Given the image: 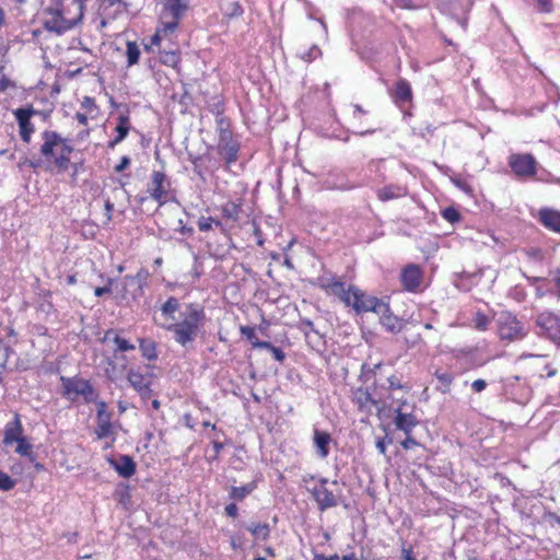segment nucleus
<instances>
[{"instance_id":"6e6552de","label":"nucleus","mask_w":560,"mask_h":560,"mask_svg":"<svg viewBox=\"0 0 560 560\" xmlns=\"http://www.w3.org/2000/svg\"><path fill=\"white\" fill-rule=\"evenodd\" d=\"M320 282V287L324 290L339 298V300L343 302L347 306L352 307V302H354L353 300L359 289L358 287L349 285L348 288H346L345 282L337 280L335 277L322 278Z\"/></svg>"},{"instance_id":"680f3d73","label":"nucleus","mask_w":560,"mask_h":560,"mask_svg":"<svg viewBox=\"0 0 560 560\" xmlns=\"http://www.w3.org/2000/svg\"><path fill=\"white\" fill-rule=\"evenodd\" d=\"M179 60L178 55L175 51H166L163 57V62L165 65H176Z\"/></svg>"},{"instance_id":"c756f323","label":"nucleus","mask_w":560,"mask_h":560,"mask_svg":"<svg viewBox=\"0 0 560 560\" xmlns=\"http://www.w3.org/2000/svg\"><path fill=\"white\" fill-rule=\"evenodd\" d=\"M103 341H113L116 346V348L114 349L115 353L118 351H120V352L131 351V350H135V348H136L135 345L129 342L127 339L120 337L118 331L115 329L106 330Z\"/></svg>"},{"instance_id":"412c9836","label":"nucleus","mask_w":560,"mask_h":560,"mask_svg":"<svg viewBox=\"0 0 560 560\" xmlns=\"http://www.w3.org/2000/svg\"><path fill=\"white\" fill-rule=\"evenodd\" d=\"M332 442L331 435L326 432L322 431L319 429H314L313 431V445L315 448L316 455L325 459L328 457L330 453V444Z\"/></svg>"},{"instance_id":"7ed1b4c3","label":"nucleus","mask_w":560,"mask_h":560,"mask_svg":"<svg viewBox=\"0 0 560 560\" xmlns=\"http://www.w3.org/2000/svg\"><path fill=\"white\" fill-rule=\"evenodd\" d=\"M44 14L45 30L57 35L65 34L82 21L80 12H74L67 0H56L44 10Z\"/></svg>"},{"instance_id":"e2e57ef3","label":"nucleus","mask_w":560,"mask_h":560,"mask_svg":"<svg viewBox=\"0 0 560 560\" xmlns=\"http://www.w3.org/2000/svg\"><path fill=\"white\" fill-rule=\"evenodd\" d=\"M539 7V11L544 13H550L552 11L551 0H535Z\"/></svg>"},{"instance_id":"6ab92c4d","label":"nucleus","mask_w":560,"mask_h":560,"mask_svg":"<svg viewBox=\"0 0 560 560\" xmlns=\"http://www.w3.org/2000/svg\"><path fill=\"white\" fill-rule=\"evenodd\" d=\"M354 302H352V308L357 314L373 312L375 313L377 307H382V300L366 294L364 291L358 289L357 295L354 296Z\"/></svg>"},{"instance_id":"09e8293b","label":"nucleus","mask_w":560,"mask_h":560,"mask_svg":"<svg viewBox=\"0 0 560 560\" xmlns=\"http://www.w3.org/2000/svg\"><path fill=\"white\" fill-rule=\"evenodd\" d=\"M442 218L454 224L460 220V213L454 207H447L442 211Z\"/></svg>"},{"instance_id":"4c0bfd02","label":"nucleus","mask_w":560,"mask_h":560,"mask_svg":"<svg viewBox=\"0 0 560 560\" xmlns=\"http://www.w3.org/2000/svg\"><path fill=\"white\" fill-rule=\"evenodd\" d=\"M254 348L266 349L270 351L275 360H277L278 362H283L285 359V353L282 351V349L273 346L269 341L256 340L254 342Z\"/></svg>"},{"instance_id":"f8f14e48","label":"nucleus","mask_w":560,"mask_h":560,"mask_svg":"<svg viewBox=\"0 0 560 560\" xmlns=\"http://www.w3.org/2000/svg\"><path fill=\"white\" fill-rule=\"evenodd\" d=\"M538 334L544 335L556 343H560V317L553 313L545 312L537 316Z\"/></svg>"},{"instance_id":"4468645a","label":"nucleus","mask_w":560,"mask_h":560,"mask_svg":"<svg viewBox=\"0 0 560 560\" xmlns=\"http://www.w3.org/2000/svg\"><path fill=\"white\" fill-rule=\"evenodd\" d=\"M327 478H320L318 485L311 489L312 497L322 512L338 504L336 495L327 488Z\"/></svg>"},{"instance_id":"ddd939ff","label":"nucleus","mask_w":560,"mask_h":560,"mask_svg":"<svg viewBox=\"0 0 560 560\" xmlns=\"http://www.w3.org/2000/svg\"><path fill=\"white\" fill-rule=\"evenodd\" d=\"M127 381L143 400L152 396V374L142 373L139 369H130L127 372Z\"/></svg>"},{"instance_id":"cd10ccee","label":"nucleus","mask_w":560,"mask_h":560,"mask_svg":"<svg viewBox=\"0 0 560 560\" xmlns=\"http://www.w3.org/2000/svg\"><path fill=\"white\" fill-rule=\"evenodd\" d=\"M190 0H165L164 13L172 19L182 20L189 9Z\"/></svg>"},{"instance_id":"dca6fc26","label":"nucleus","mask_w":560,"mask_h":560,"mask_svg":"<svg viewBox=\"0 0 560 560\" xmlns=\"http://www.w3.org/2000/svg\"><path fill=\"white\" fill-rule=\"evenodd\" d=\"M453 358L463 365L464 370L476 369L487 363V360L479 357L478 349L472 347L454 350Z\"/></svg>"},{"instance_id":"338daca9","label":"nucleus","mask_w":560,"mask_h":560,"mask_svg":"<svg viewBox=\"0 0 560 560\" xmlns=\"http://www.w3.org/2000/svg\"><path fill=\"white\" fill-rule=\"evenodd\" d=\"M232 549L237 550L243 547V539L241 535H232L230 539Z\"/></svg>"},{"instance_id":"2eb2a0df","label":"nucleus","mask_w":560,"mask_h":560,"mask_svg":"<svg viewBox=\"0 0 560 560\" xmlns=\"http://www.w3.org/2000/svg\"><path fill=\"white\" fill-rule=\"evenodd\" d=\"M423 271L420 266L409 264L402 268L400 272V282L402 288L408 292H418L422 284Z\"/></svg>"},{"instance_id":"4be33fe9","label":"nucleus","mask_w":560,"mask_h":560,"mask_svg":"<svg viewBox=\"0 0 560 560\" xmlns=\"http://www.w3.org/2000/svg\"><path fill=\"white\" fill-rule=\"evenodd\" d=\"M23 425L19 413H14L13 419L4 425L3 444L11 445L23 436Z\"/></svg>"},{"instance_id":"1a4fd4ad","label":"nucleus","mask_w":560,"mask_h":560,"mask_svg":"<svg viewBox=\"0 0 560 560\" xmlns=\"http://www.w3.org/2000/svg\"><path fill=\"white\" fill-rule=\"evenodd\" d=\"M320 282V287L324 290L339 298V300L343 302L347 306L352 307V302H354L353 300L359 289L358 287L349 285L348 288H346L345 282L337 280L335 277L322 278Z\"/></svg>"},{"instance_id":"0eeeda50","label":"nucleus","mask_w":560,"mask_h":560,"mask_svg":"<svg viewBox=\"0 0 560 560\" xmlns=\"http://www.w3.org/2000/svg\"><path fill=\"white\" fill-rule=\"evenodd\" d=\"M508 163L517 178L527 179L537 174V161L530 153H513Z\"/></svg>"},{"instance_id":"f704fd0d","label":"nucleus","mask_w":560,"mask_h":560,"mask_svg":"<svg viewBox=\"0 0 560 560\" xmlns=\"http://www.w3.org/2000/svg\"><path fill=\"white\" fill-rule=\"evenodd\" d=\"M256 489L255 482H249L241 487L233 486L230 490V499L242 501Z\"/></svg>"},{"instance_id":"2f4dec72","label":"nucleus","mask_w":560,"mask_h":560,"mask_svg":"<svg viewBox=\"0 0 560 560\" xmlns=\"http://www.w3.org/2000/svg\"><path fill=\"white\" fill-rule=\"evenodd\" d=\"M189 161L192 164L194 173L197 176H199L202 180H205L206 172L208 171L206 161H211V156L209 154H203V155L189 154Z\"/></svg>"},{"instance_id":"58836bf2","label":"nucleus","mask_w":560,"mask_h":560,"mask_svg":"<svg viewBox=\"0 0 560 560\" xmlns=\"http://www.w3.org/2000/svg\"><path fill=\"white\" fill-rule=\"evenodd\" d=\"M15 443H18L15 452L19 455L27 457L30 459V462H32V463L35 462V454L33 453V446L25 436L20 439Z\"/></svg>"},{"instance_id":"6e6d98bb","label":"nucleus","mask_w":560,"mask_h":560,"mask_svg":"<svg viewBox=\"0 0 560 560\" xmlns=\"http://www.w3.org/2000/svg\"><path fill=\"white\" fill-rule=\"evenodd\" d=\"M241 334L246 337V339L252 343V346L254 347V342L256 340H259L257 337H256V334H255V328L254 327H250V326H242L241 327Z\"/></svg>"},{"instance_id":"7c9ffc66","label":"nucleus","mask_w":560,"mask_h":560,"mask_svg":"<svg viewBox=\"0 0 560 560\" xmlns=\"http://www.w3.org/2000/svg\"><path fill=\"white\" fill-rule=\"evenodd\" d=\"M407 192L408 191L405 186L390 184V185L384 186L383 188H380L377 190L376 195L380 200L388 201L392 199H397V198L404 197L407 195Z\"/></svg>"},{"instance_id":"a19ab883","label":"nucleus","mask_w":560,"mask_h":560,"mask_svg":"<svg viewBox=\"0 0 560 560\" xmlns=\"http://www.w3.org/2000/svg\"><path fill=\"white\" fill-rule=\"evenodd\" d=\"M126 56L128 67H131L139 61L140 49L136 42H127Z\"/></svg>"},{"instance_id":"de8ad7c7","label":"nucleus","mask_w":560,"mask_h":560,"mask_svg":"<svg viewBox=\"0 0 560 560\" xmlns=\"http://www.w3.org/2000/svg\"><path fill=\"white\" fill-rule=\"evenodd\" d=\"M395 4L402 9H420L424 7L423 0H394Z\"/></svg>"},{"instance_id":"4d7b16f0","label":"nucleus","mask_w":560,"mask_h":560,"mask_svg":"<svg viewBox=\"0 0 560 560\" xmlns=\"http://www.w3.org/2000/svg\"><path fill=\"white\" fill-rule=\"evenodd\" d=\"M393 443V439L388 435H385L384 438H378L376 440V448L377 451L383 454V455H386V447H387V444H392Z\"/></svg>"},{"instance_id":"f257e3e1","label":"nucleus","mask_w":560,"mask_h":560,"mask_svg":"<svg viewBox=\"0 0 560 560\" xmlns=\"http://www.w3.org/2000/svg\"><path fill=\"white\" fill-rule=\"evenodd\" d=\"M206 323L205 308L197 303L185 305L180 312V319L164 326V329L172 332L173 339L183 348L190 347L202 330Z\"/></svg>"},{"instance_id":"3c124183","label":"nucleus","mask_w":560,"mask_h":560,"mask_svg":"<svg viewBox=\"0 0 560 560\" xmlns=\"http://www.w3.org/2000/svg\"><path fill=\"white\" fill-rule=\"evenodd\" d=\"M15 480L12 479L8 474L0 471V490L10 491L15 487Z\"/></svg>"},{"instance_id":"864d4df0","label":"nucleus","mask_w":560,"mask_h":560,"mask_svg":"<svg viewBox=\"0 0 560 560\" xmlns=\"http://www.w3.org/2000/svg\"><path fill=\"white\" fill-rule=\"evenodd\" d=\"M244 10L238 1H232L228 4L225 14L229 18L241 16Z\"/></svg>"},{"instance_id":"aec40b11","label":"nucleus","mask_w":560,"mask_h":560,"mask_svg":"<svg viewBox=\"0 0 560 560\" xmlns=\"http://www.w3.org/2000/svg\"><path fill=\"white\" fill-rule=\"evenodd\" d=\"M34 113L35 110L33 108H18L14 112L20 127L21 139L26 143L31 141V136L34 132V126L31 122V117Z\"/></svg>"},{"instance_id":"c85d7f7f","label":"nucleus","mask_w":560,"mask_h":560,"mask_svg":"<svg viewBox=\"0 0 560 560\" xmlns=\"http://www.w3.org/2000/svg\"><path fill=\"white\" fill-rule=\"evenodd\" d=\"M109 464L124 478H130L136 472V463L129 455H121L118 460L109 459Z\"/></svg>"},{"instance_id":"5fc2aeb1","label":"nucleus","mask_w":560,"mask_h":560,"mask_svg":"<svg viewBox=\"0 0 560 560\" xmlns=\"http://www.w3.org/2000/svg\"><path fill=\"white\" fill-rule=\"evenodd\" d=\"M372 377H374L373 371L370 369L369 363H363L361 365L360 376L359 380L362 383H368Z\"/></svg>"},{"instance_id":"f3484780","label":"nucleus","mask_w":560,"mask_h":560,"mask_svg":"<svg viewBox=\"0 0 560 560\" xmlns=\"http://www.w3.org/2000/svg\"><path fill=\"white\" fill-rule=\"evenodd\" d=\"M352 401L358 406L362 412H372V410L380 409V401L374 398L371 390L366 387H357L352 389Z\"/></svg>"},{"instance_id":"052dcab7","label":"nucleus","mask_w":560,"mask_h":560,"mask_svg":"<svg viewBox=\"0 0 560 560\" xmlns=\"http://www.w3.org/2000/svg\"><path fill=\"white\" fill-rule=\"evenodd\" d=\"M352 107H353L352 118H353V120L358 121L359 125L361 126L362 125L361 116L368 114V112L359 104H354V105H352Z\"/></svg>"},{"instance_id":"ea45409f","label":"nucleus","mask_w":560,"mask_h":560,"mask_svg":"<svg viewBox=\"0 0 560 560\" xmlns=\"http://www.w3.org/2000/svg\"><path fill=\"white\" fill-rule=\"evenodd\" d=\"M434 376L436 377V380L441 383V387H439V389L443 393V394H446L451 390V385L454 381V375L452 373H448V372H442V371H436L434 373Z\"/></svg>"},{"instance_id":"c9c22d12","label":"nucleus","mask_w":560,"mask_h":560,"mask_svg":"<svg viewBox=\"0 0 560 560\" xmlns=\"http://www.w3.org/2000/svg\"><path fill=\"white\" fill-rule=\"evenodd\" d=\"M221 211L224 218L235 222L240 219L242 205L235 201H228L221 207Z\"/></svg>"},{"instance_id":"9b49d317","label":"nucleus","mask_w":560,"mask_h":560,"mask_svg":"<svg viewBox=\"0 0 560 560\" xmlns=\"http://www.w3.org/2000/svg\"><path fill=\"white\" fill-rule=\"evenodd\" d=\"M149 272L145 269H140L135 276L127 275L121 280L122 298L138 299L143 294V288L147 284Z\"/></svg>"},{"instance_id":"13d9d810","label":"nucleus","mask_w":560,"mask_h":560,"mask_svg":"<svg viewBox=\"0 0 560 560\" xmlns=\"http://www.w3.org/2000/svg\"><path fill=\"white\" fill-rule=\"evenodd\" d=\"M89 0H72L69 4L74 12H80V18L83 19L85 4Z\"/></svg>"},{"instance_id":"72a5a7b5","label":"nucleus","mask_w":560,"mask_h":560,"mask_svg":"<svg viewBox=\"0 0 560 560\" xmlns=\"http://www.w3.org/2000/svg\"><path fill=\"white\" fill-rule=\"evenodd\" d=\"M179 310V301L175 296H170L161 306L162 316L167 320H175V313Z\"/></svg>"},{"instance_id":"9d476101","label":"nucleus","mask_w":560,"mask_h":560,"mask_svg":"<svg viewBox=\"0 0 560 560\" xmlns=\"http://www.w3.org/2000/svg\"><path fill=\"white\" fill-rule=\"evenodd\" d=\"M171 187V182L167 179L165 173L153 171L148 183L147 191L160 207L167 202V195Z\"/></svg>"},{"instance_id":"473e14b6","label":"nucleus","mask_w":560,"mask_h":560,"mask_svg":"<svg viewBox=\"0 0 560 560\" xmlns=\"http://www.w3.org/2000/svg\"><path fill=\"white\" fill-rule=\"evenodd\" d=\"M139 349L147 360L154 361L158 359L156 342L152 339H139Z\"/></svg>"},{"instance_id":"e433bc0d","label":"nucleus","mask_w":560,"mask_h":560,"mask_svg":"<svg viewBox=\"0 0 560 560\" xmlns=\"http://www.w3.org/2000/svg\"><path fill=\"white\" fill-rule=\"evenodd\" d=\"M246 529L256 538L266 540L270 535V527L266 523H252Z\"/></svg>"},{"instance_id":"37998d69","label":"nucleus","mask_w":560,"mask_h":560,"mask_svg":"<svg viewBox=\"0 0 560 560\" xmlns=\"http://www.w3.org/2000/svg\"><path fill=\"white\" fill-rule=\"evenodd\" d=\"M113 433V427L110 421H97L95 434L97 439L102 440L108 438Z\"/></svg>"},{"instance_id":"39448f33","label":"nucleus","mask_w":560,"mask_h":560,"mask_svg":"<svg viewBox=\"0 0 560 560\" xmlns=\"http://www.w3.org/2000/svg\"><path fill=\"white\" fill-rule=\"evenodd\" d=\"M61 382V395L74 401L79 396L83 398L86 404L96 401L98 393L89 380H84L78 376H60Z\"/></svg>"},{"instance_id":"69168bd1","label":"nucleus","mask_w":560,"mask_h":560,"mask_svg":"<svg viewBox=\"0 0 560 560\" xmlns=\"http://www.w3.org/2000/svg\"><path fill=\"white\" fill-rule=\"evenodd\" d=\"M452 182L454 183V185L456 187H458L459 189H462L463 191L467 192V194H470L471 192V188L470 186L467 184V182L460 179V178H453Z\"/></svg>"},{"instance_id":"a18cd8bd","label":"nucleus","mask_w":560,"mask_h":560,"mask_svg":"<svg viewBox=\"0 0 560 560\" xmlns=\"http://www.w3.org/2000/svg\"><path fill=\"white\" fill-rule=\"evenodd\" d=\"M299 329L304 334L306 339L310 338L311 332L319 335L318 330L315 329L313 322L308 318H303L300 320Z\"/></svg>"},{"instance_id":"bf43d9fd","label":"nucleus","mask_w":560,"mask_h":560,"mask_svg":"<svg viewBox=\"0 0 560 560\" xmlns=\"http://www.w3.org/2000/svg\"><path fill=\"white\" fill-rule=\"evenodd\" d=\"M81 106L86 109L88 112H93V110H96L97 109V106L95 104V100L93 97H90V96H84L82 102H81Z\"/></svg>"},{"instance_id":"f03ea898","label":"nucleus","mask_w":560,"mask_h":560,"mask_svg":"<svg viewBox=\"0 0 560 560\" xmlns=\"http://www.w3.org/2000/svg\"><path fill=\"white\" fill-rule=\"evenodd\" d=\"M42 140L43 143L39 148L42 156L46 161L52 162L58 173L68 171L71 163L70 155L74 150L71 140L51 130L43 131Z\"/></svg>"},{"instance_id":"423d86ee","label":"nucleus","mask_w":560,"mask_h":560,"mask_svg":"<svg viewBox=\"0 0 560 560\" xmlns=\"http://www.w3.org/2000/svg\"><path fill=\"white\" fill-rule=\"evenodd\" d=\"M500 339L508 341L521 340L526 336L522 323L511 312H501L497 316Z\"/></svg>"},{"instance_id":"603ef678","label":"nucleus","mask_w":560,"mask_h":560,"mask_svg":"<svg viewBox=\"0 0 560 560\" xmlns=\"http://www.w3.org/2000/svg\"><path fill=\"white\" fill-rule=\"evenodd\" d=\"M179 22L180 20L172 19V21L163 22L162 26L158 30L162 31V34L164 36H167L168 34H173L177 30Z\"/></svg>"},{"instance_id":"49530a36","label":"nucleus","mask_w":560,"mask_h":560,"mask_svg":"<svg viewBox=\"0 0 560 560\" xmlns=\"http://www.w3.org/2000/svg\"><path fill=\"white\" fill-rule=\"evenodd\" d=\"M320 55H322L320 48L318 46H316V45H313L307 50L301 52L300 57H301V59H303L306 62H312L313 60H315L318 57H320Z\"/></svg>"},{"instance_id":"c03bdc74","label":"nucleus","mask_w":560,"mask_h":560,"mask_svg":"<svg viewBox=\"0 0 560 560\" xmlns=\"http://www.w3.org/2000/svg\"><path fill=\"white\" fill-rule=\"evenodd\" d=\"M97 406V421H110L112 420V413L107 410V405L104 400L94 401Z\"/></svg>"},{"instance_id":"20e7f679","label":"nucleus","mask_w":560,"mask_h":560,"mask_svg":"<svg viewBox=\"0 0 560 560\" xmlns=\"http://www.w3.org/2000/svg\"><path fill=\"white\" fill-rule=\"evenodd\" d=\"M215 132L218 136L217 152L224 161L225 165L230 167L238 160V152L241 149L240 141L234 138L231 130L230 120L221 113L215 116Z\"/></svg>"},{"instance_id":"79ce46f5","label":"nucleus","mask_w":560,"mask_h":560,"mask_svg":"<svg viewBox=\"0 0 560 560\" xmlns=\"http://www.w3.org/2000/svg\"><path fill=\"white\" fill-rule=\"evenodd\" d=\"M197 225H198V229L201 232L210 231L213 225H215L217 228H220V229L223 228L221 221L217 220V219H214L212 217H201V218H199V220L197 222Z\"/></svg>"},{"instance_id":"774afa93","label":"nucleus","mask_w":560,"mask_h":560,"mask_svg":"<svg viewBox=\"0 0 560 560\" xmlns=\"http://www.w3.org/2000/svg\"><path fill=\"white\" fill-rule=\"evenodd\" d=\"M387 382L390 389H401L404 387L400 380L395 375L389 376Z\"/></svg>"},{"instance_id":"5701e85b","label":"nucleus","mask_w":560,"mask_h":560,"mask_svg":"<svg viewBox=\"0 0 560 560\" xmlns=\"http://www.w3.org/2000/svg\"><path fill=\"white\" fill-rule=\"evenodd\" d=\"M131 129L129 110L126 109L125 113L119 114L117 117V126L115 128L116 137L108 141L107 147L109 149H114L117 144L126 139L129 131Z\"/></svg>"},{"instance_id":"bb28decb","label":"nucleus","mask_w":560,"mask_h":560,"mask_svg":"<svg viewBox=\"0 0 560 560\" xmlns=\"http://www.w3.org/2000/svg\"><path fill=\"white\" fill-rule=\"evenodd\" d=\"M394 423L398 430L402 431L406 435H409L418 424V420L412 413L404 412L399 407L395 409Z\"/></svg>"},{"instance_id":"a211bd4d","label":"nucleus","mask_w":560,"mask_h":560,"mask_svg":"<svg viewBox=\"0 0 560 560\" xmlns=\"http://www.w3.org/2000/svg\"><path fill=\"white\" fill-rule=\"evenodd\" d=\"M472 0H458V1H450L442 3L441 10L444 12H450L452 15L456 16L457 22L466 28L467 26V16L466 14L469 12L472 7Z\"/></svg>"},{"instance_id":"b1692460","label":"nucleus","mask_w":560,"mask_h":560,"mask_svg":"<svg viewBox=\"0 0 560 560\" xmlns=\"http://www.w3.org/2000/svg\"><path fill=\"white\" fill-rule=\"evenodd\" d=\"M381 306L377 307L375 313L380 316L382 326L389 332H398L400 325L397 316L392 313L389 305L384 301H382Z\"/></svg>"},{"instance_id":"a878e982","label":"nucleus","mask_w":560,"mask_h":560,"mask_svg":"<svg viewBox=\"0 0 560 560\" xmlns=\"http://www.w3.org/2000/svg\"><path fill=\"white\" fill-rule=\"evenodd\" d=\"M394 103L401 107L412 101V90L410 83L405 79H399L395 84L393 92Z\"/></svg>"},{"instance_id":"393cba45","label":"nucleus","mask_w":560,"mask_h":560,"mask_svg":"<svg viewBox=\"0 0 560 560\" xmlns=\"http://www.w3.org/2000/svg\"><path fill=\"white\" fill-rule=\"evenodd\" d=\"M539 222L548 230L560 234V211L551 208H541L538 211Z\"/></svg>"},{"instance_id":"0e129e2a","label":"nucleus","mask_w":560,"mask_h":560,"mask_svg":"<svg viewBox=\"0 0 560 560\" xmlns=\"http://www.w3.org/2000/svg\"><path fill=\"white\" fill-rule=\"evenodd\" d=\"M487 385L485 380L478 378L471 383V388L475 393H481L487 388Z\"/></svg>"},{"instance_id":"8fccbe9b","label":"nucleus","mask_w":560,"mask_h":560,"mask_svg":"<svg viewBox=\"0 0 560 560\" xmlns=\"http://www.w3.org/2000/svg\"><path fill=\"white\" fill-rule=\"evenodd\" d=\"M490 319L481 312L476 313L474 317V325L478 330H486L489 326Z\"/></svg>"}]
</instances>
